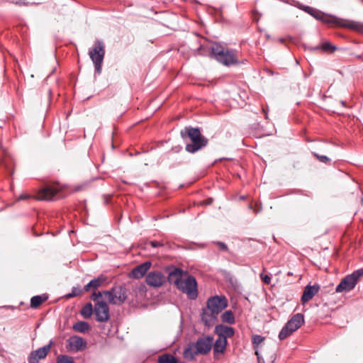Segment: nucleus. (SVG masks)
Masks as SVG:
<instances>
[{
	"label": "nucleus",
	"mask_w": 363,
	"mask_h": 363,
	"mask_svg": "<svg viewBox=\"0 0 363 363\" xmlns=\"http://www.w3.org/2000/svg\"><path fill=\"white\" fill-rule=\"evenodd\" d=\"M260 278L263 282H264L267 284H269L271 282V277L267 274H260Z\"/></svg>",
	"instance_id": "obj_37"
},
{
	"label": "nucleus",
	"mask_w": 363,
	"mask_h": 363,
	"mask_svg": "<svg viewBox=\"0 0 363 363\" xmlns=\"http://www.w3.org/2000/svg\"><path fill=\"white\" fill-rule=\"evenodd\" d=\"M313 155L320 162L327 164V163H329L330 162V159L329 157H328L327 156L320 155H318V153H315V152H313Z\"/></svg>",
	"instance_id": "obj_33"
},
{
	"label": "nucleus",
	"mask_w": 363,
	"mask_h": 363,
	"mask_svg": "<svg viewBox=\"0 0 363 363\" xmlns=\"http://www.w3.org/2000/svg\"><path fill=\"white\" fill-rule=\"evenodd\" d=\"M313 15H311L313 18H315V19L320 21L321 16H322V14H323V12H321L320 11H318L317 9H315V11L313 13Z\"/></svg>",
	"instance_id": "obj_38"
},
{
	"label": "nucleus",
	"mask_w": 363,
	"mask_h": 363,
	"mask_svg": "<svg viewBox=\"0 0 363 363\" xmlns=\"http://www.w3.org/2000/svg\"><path fill=\"white\" fill-rule=\"evenodd\" d=\"M213 337L205 336L199 337L194 344L199 354H207L213 347Z\"/></svg>",
	"instance_id": "obj_9"
},
{
	"label": "nucleus",
	"mask_w": 363,
	"mask_h": 363,
	"mask_svg": "<svg viewBox=\"0 0 363 363\" xmlns=\"http://www.w3.org/2000/svg\"><path fill=\"white\" fill-rule=\"evenodd\" d=\"M314 50H323L324 51H330L331 52L335 51L337 50V48L334 45H333L329 42H325L322 43L320 45H318L313 48Z\"/></svg>",
	"instance_id": "obj_30"
},
{
	"label": "nucleus",
	"mask_w": 363,
	"mask_h": 363,
	"mask_svg": "<svg viewBox=\"0 0 363 363\" xmlns=\"http://www.w3.org/2000/svg\"><path fill=\"white\" fill-rule=\"evenodd\" d=\"M183 271L179 268H174L169 273V280L173 282L177 288L185 293L190 299H196L198 296L197 283L193 276L182 279Z\"/></svg>",
	"instance_id": "obj_1"
},
{
	"label": "nucleus",
	"mask_w": 363,
	"mask_h": 363,
	"mask_svg": "<svg viewBox=\"0 0 363 363\" xmlns=\"http://www.w3.org/2000/svg\"><path fill=\"white\" fill-rule=\"evenodd\" d=\"M150 245L153 247H157L159 246H161L162 244L160 242L157 241H151L150 242Z\"/></svg>",
	"instance_id": "obj_40"
},
{
	"label": "nucleus",
	"mask_w": 363,
	"mask_h": 363,
	"mask_svg": "<svg viewBox=\"0 0 363 363\" xmlns=\"http://www.w3.org/2000/svg\"><path fill=\"white\" fill-rule=\"evenodd\" d=\"M221 320L224 323L233 324L235 323V317L231 311H226L221 315Z\"/></svg>",
	"instance_id": "obj_28"
},
{
	"label": "nucleus",
	"mask_w": 363,
	"mask_h": 363,
	"mask_svg": "<svg viewBox=\"0 0 363 363\" xmlns=\"http://www.w3.org/2000/svg\"><path fill=\"white\" fill-rule=\"evenodd\" d=\"M68 342L71 349L76 351L84 350L86 345V341L82 337L79 336H73L70 337L68 340Z\"/></svg>",
	"instance_id": "obj_19"
},
{
	"label": "nucleus",
	"mask_w": 363,
	"mask_h": 363,
	"mask_svg": "<svg viewBox=\"0 0 363 363\" xmlns=\"http://www.w3.org/2000/svg\"><path fill=\"white\" fill-rule=\"evenodd\" d=\"M293 333H294V332L289 328L284 325L279 334V339L280 340H284V339H286V337H288Z\"/></svg>",
	"instance_id": "obj_31"
},
{
	"label": "nucleus",
	"mask_w": 363,
	"mask_h": 363,
	"mask_svg": "<svg viewBox=\"0 0 363 363\" xmlns=\"http://www.w3.org/2000/svg\"><path fill=\"white\" fill-rule=\"evenodd\" d=\"M102 296H104V294H103V291L102 292H101V291H98V292L94 291L91 294V298L92 301L97 302L98 301H99V299L102 297Z\"/></svg>",
	"instance_id": "obj_35"
},
{
	"label": "nucleus",
	"mask_w": 363,
	"mask_h": 363,
	"mask_svg": "<svg viewBox=\"0 0 363 363\" xmlns=\"http://www.w3.org/2000/svg\"><path fill=\"white\" fill-rule=\"evenodd\" d=\"M145 281L150 286L160 287L165 282V277L160 272H150L146 276Z\"/></svg>",
	"instance_id": "obj_11"
},
{
	"label": "nucleus",
	"mask_w": 363,
	"mask_h": 363,
	"mask_svg": "<svg viewBox=\"0 0 363 363\" xmlns=\"http://www.w3.org/2000/svg\"><path fill=\"white\" fill-rule=\"evenodd\" d=\"M50 349V346L48 345L33 351L29 355L28 363H38L40 359H44L47 356Z\"/></svg>",
	"instance_id": "obj_13"
},
{
	"label": "nucleus",
	"mask_w": 363,
	"mask_h": 363,
	"mask_svg": "<svg viewBox=\"0 0 363 363\" xmlns=\"http://www.w3.org/2000/svg\"><path fill=\"white\" fill-rule=\"evenodd\" d=\"M94 313V307L91 303H87L81 310V315L85 318H89Z\"/></svg>",
	"instance_id": "obj_27"
},
{
	"label": "nucleus",
	"mask_w": 363,
	"mask_h": 363,
	"mask_svg": "<svg viewBox=\"0 0 363 363\" xmlns=\"http://www.w3.org/2000/svg\"><path fill=\"white\" fill-rule=\"evenodd\" d=\"M217 316V314L213 313V312L209 311V309L206 307V308L203 309L201 320L206 325L211 326L216 323Z\"/></svg>",
	"instance_id": "obj_20"
},
{
	"label": "nucleus",
	"mask_w": 363,
	"mask_h": 363,
	"mask_svg": "<svg viewBox=\"0 0 363 363\" xmlns=\"http://www.w3.org/2000/svg\"><path fill=\"white\" fill-rule=\"evenodd\" d=\"M82 292L81 289H78V288H73L72 289V292L71 294H69L67 295V297L68 298H71V297H74V296H76L79 294H80Z\"/></svg>",
	"instance_id": "obj_36"
},
{
	"label": "nucleus",
	"mask_w": 363,
	"mask_h": 363,
	"mask_svg": "<svg viewBox=\"0 0 363 363\" xmlns=\"http://www.w3.org/2000/svg\"><path fill=\"white\" fill-rule=\"evenodd\" d=\"M108 302L113 305H121L127 298V291L122 286H115L111 290L103 291Z\"/></svg>",
	"instance_id": "obj_5"
},
{
	"label": "nucleus",
	"mask_w": 363,
	"mask_h": 363,
	"mask_svg": "<svg viewBox=\"0 0 363 363\" xmlns=\"http://www.w3.org/2000/svg\"><path fill=\"white\" fill-rule=\"evenodd\" d=\"M215 333L218 335V338L227 340V338L234 335L235 331L232 327L225 325H218L215 328Z\"/></svg>",
	"instance_id": "obj_16"
},
{
	"label": "nucleus",
	"mask_w": 363,
	"mask_h": 363,
	"mask_svg": "<svg viewBox=\"0 0 363 363\" xmlns=\"http://www.w3.org/2000/svg\"><path fill=\"white\" fill-rule=\"evenodd\" d=\"M89 55L94 65L96 72L99 74L101 73L102 62L105 55V46L104 43L99 40H96Z\"/></svg>",
	"instance_id": "obj_4"
},
{
	"label": "nucleus",
	"mask_w": 363,
	"mask_h": 363,
	"mask_svg": "<svg viewBox=\"0 0 363 363\" xmlns=\"http://www.w3.org/2000/svg\"><path fill=\"white\" fill-rule=\"evenodd\" d=\"M58 189L51 186H46L38 190L34 198L37 200L51 201L55 199Z\"/></svg>",
	"instance_id": "obj_10"
},
{
	"label": "nucleus",
	"mask_w": 363,
	"mask_h": 363,
	"mask_svg": "<svg viewBox=\"0 0 363 363\" xmlns=\"http://www.w3.org/2000/svg\"><path fill=\"white\" fill-rule=\"evenodd\" d=\"M151 267V262H145L135 267L130 274V277L134 279L142 278Z\"/></svg>",
	"instance_id": "obj_17"
},
{
	"label": "nucleus",
	"mask_w": 363,
	"mask_h": 363,
	"mask_svg": "<svg viewBox=\"0 0 363 363\" xmlns=\"http://www.w3.org/2000/svg\"><path fill=\"white\" fill-rule=\"evenodd\" d=\"M339 26L363 33V24L360 22L340 18Z\"/></svg>",
	"instance_id": "obj_18"
},
{
	"label": "nucleus",
	"mask_w": 363,
	"mask_h": 363,
	"mask_svg": "<svg viewBox=\"0 0 363 363\" xmlns=\"http://www.w3.org/2000/svg\"><path fill=\"white\" fill-rule=\"evenodd\" d=\"M199 355V353L196 350L194 344L189 345L184 350L183 356L185 359L192 360L196 356Z\"/></svg>",
	"instance_id": "obj_22"
},
{
	"label": "nucleus",
	"mask_w": 363,
	"mask_h": 363,
	"mask_svg": "<svg viewBox=\"0 0 363 363\" xmlns=\"http://www.w3.org/2000/svg\"><path fill=\"white\" fill-rule=\"evenodd\" d=\"M304 323V316L302 313L294 315L286 323V326L289 328L294 333Z\"/></svg>",
	"instance_id": "obj_15"
},
{
	"label": "nucleus",
	"mask_w": 363,
	"mask_h": 363,
	"mask_svg": "<svg viewBox=\"0 0 363 363\" xmlns=\"http://www.w3.org/2000/svg\"><path fill=\"white\" fill-rule=\"evenodd\" d=\"M228 306V300L223 296H215L209 298L206 302V307L213 313L218 315Z\"/></svg>",
	"instance_id": "obj_7"
},
{
	"label": "nucleus",
	"mask_w": 363,
	"mask_h": 363,
	"mask_svg": "<svg viewBox=\"0 0 363 363\" xmlns=\"http://www.w3.org/2000/svg\"><path fill=\"white\" fill-rule=\"evenodd\" d=\"M298 8L303 11H304L305 12H306L307 13L310 14L311 16V15H313V12L315 11V9L314 8H312L311 6H304V5H300L298 6Z\"/></svg>",
	"instance_id": "obj_34"
},
{
	"label": "nucleus",
	"mask_w": 363,
	"mask_h": 363,
	"mask_svg": "<svg viewBox=\"0 0 363 363\" xmlns=\"http://www.w3.org/2000/svg\"><path fill=\"white\" fill-rule=\"evenodd\" d=\"M72 328L74 330H75L77 332L84 333L87 332L89 330L90 325L88 323H86L85 321H79L73 325Z\"/></svg>",
	"instance_id": "obj_25"
},
{
	"label": "nucleus",
	"mask_w": 363,
	"mask_h": 363,
	"mask_svg": "<svg viewBox=\"0 0 363 363\" xmlns=\"http://www.w3.org/2000/svg\"><path fill=\"white\" fill-rule=\"evenodd\" d=\"M320 286L318 284L307 285L303 290V295L301 296V302L305 304L310 300H311L319 291Z\"/></svg>",
	"instance_id": "obj_14"
},
{
	"label": "nucleus",
	"mask_w": 363,
	"mask_h": 363,
	"mask_svg": "<svg viewBox=\"0 0 363 363\" xmlns=\"http://www.w3.org/2000/svg\"><path fill=\"white\" fill-rule=\"evenodd\" d=\"M320 21L325 24H333L339 26L340 18L323 13Z\"/></svg>",
	"instance_id": "obj_24"
},
{
	"label": "nucleus",
	"mask_w": 363,
	"mask_h": 363,
	"mask_svg": "<svg viewBox=\"0 0 363 363\" xmlns=\"http://www.w3.org/2000/svg\"><path fill=\"white\" fill-rule=\"evenodd\" d=\"M228 345L227 340L217 338L215 342H213V355L215 360H220L223 357Z\"/></svg>",
	"instance_id": "obj_12"
},
{
	"label": "nucleus",
	"mask_w": 363,
	"mask_h": 363,
	"mask_svg": "<svg viewBox=\"0 0 363 363\" xmlns=\"http://www.w3.org/2000/svg\"><path fill=\"white\" fill-rule=\"evenodd\" d=\"M200 55H209L225 65H234L238 62L236 52L234 50H225L218 44L201 45L199 49Z\"/></svg>",
	"instance_id": "obj_2"
},
{
	"label": "nucleus",
	"mask_w": 363,
	"mask_h": 363,
	"mask_svg": "<svg viewBox=\"0 0 363 363\" xmlns=\"http://www.w3.org/2000/svg\"><path fill=\"white\" fill-rule=\"evenodd\" d=\"M57 363H74V362L71 357L61 355L57 357Z\"/></svg>",
	"instance_id": "obj_32"
},
{
	"label": "nucleus",
	"mask_w": 363,
	"mask_h": 363,
	"mask_svg": "<svg viewBox=\"0 0 363 363\" xmlns=\"http://www.w3.org/2000/svg\"><path fill=\"white\" fill-rule=\"evenodd\" d=\"M106 281L107 277L101 274L97 278L91 280L86 286H84V290L85 291H89L91 289H97L101 286Z\"/></svg>",
	"instance_id": "obj_21"
},
{
	"label": "nucleus",
	"mask_w": 363,
	"mask_h": 363,
	"mask_svg": "<svg viewBox=\"0 0 363 363\" xmlns=\"http://www.w3.org/2000/svg\"><path fill=\"white\" fill-rule=\"evenodd\" d=\"M181 135L183 138L188 137L190 139L191 143L186 144V150L191 153L197 152L208 143V140L201 135L199 128L186 127L181 131Z\"/></svg>",
	"instance_id": "obj_3"
},
{
	"label": "nucleus",
	"mask_w": 363,
	"mask_h": 363,
	"mask_svg": "<svg viewBox=\"0 0 363 363\" xmlns=\"http://www.w3.org/2000/svg\"><path fill=\"white\" fill-rule=\"evenodd\" d=\"M30 197H31V196H30V195H29V194H21V195L19 196L18 199H19V200H24V199H29V198H30Z\"/></svg>",
	"instance_id": "obj_41"
},
{
	"label": "nucleus",
	"mask_w": 363,
	"mask_h": 363,
	"mask_svg": "<svg viewBox=\"0 0 363 363\" xmlns=\"http://www.w3.org/2000/svg\"><path fill=\"white\" fill-rule=\"evenodd\" d=\"M264 340L265 338L264 337L259 335H254L252 337L253 347L255 350V354L257 355L259 361L260 359L259 354V346L263 343Z\"/></svg>",
	"instance_id": "obj_23"
},
{
	"label": "nucleus",
	"mask_w": 363,
	"mask_h": 363,
	"mask_svg": "<svg viewBox=\"0 0 363 363\" xmlns=\"http://www.w3.org/2000/svg\"><path fill=\"white\" fill-rule=\"evenodd\" d=\"M217 245L219 246V248L223 251H227L228 250V246L222 242H218Z\"/></svg>",
	"instance_id": "obj_39"
},
{
	"label": "nucleus",
	"mask_w": 363,
	"mask_h": 363,
	"mask_svg": "<svg viewBox=\"0 0 363 363\" xmlns=\"http://www.w3.org/2000/svg\"><path fill=\"white\" fill-rule=\"evenodd\" d=\"M363 276V269L354 271L346 276L336 287L337 292L349 291L354 288L358 279Z\"/></svg>",
	"instance_id": "obj_6"
},
{
	"label": "nucleus",
	"mask_w": 363,
	"mask_h": 363,
	"mask_svg": "<svg viewBox=\"0 0 363 363\" xmlns=\"http://www.w3.org/2000/svg\"><path fill=\"white\" fill-rule=\"evenodd\" d=\"M94 314L96 320L100 323H106L110 318V311L108 304L104 301H98L94 306Z\"/></svg>",
	"instance_id": "obj_8"
},
{
	"label": "nucleus",
	"mask_w": 363,
	"mask_h": 363,
	"mask_svg": "<svg viewBox=\"0 0 363 363\" xmlns=\"http://www.w3.org/2000/svg\"><path fill=\"white\" fill-rule=\"evenodd\" d=\"M158 363H178V360L171 354H163L159 356Z\"/></svg>",
	"instance_id": "obj_26"
},
{
	"label": "nucleus",
	"mask_w": 363,
	"mask_h": 363,
	"mask_svg": "<svg viewBox=\"0 0 363 363\" xmlns=\"http://www.w3.org/2000/svg\"><path fill=\"white\" fill-rule=\"evenodd\" d=\"M47 297L43 298L41 296H35L30 299V307L36 308L40 306L45 300Z\"/></svg>",
	"instance_id": "obj_29"
}]
</instances>
